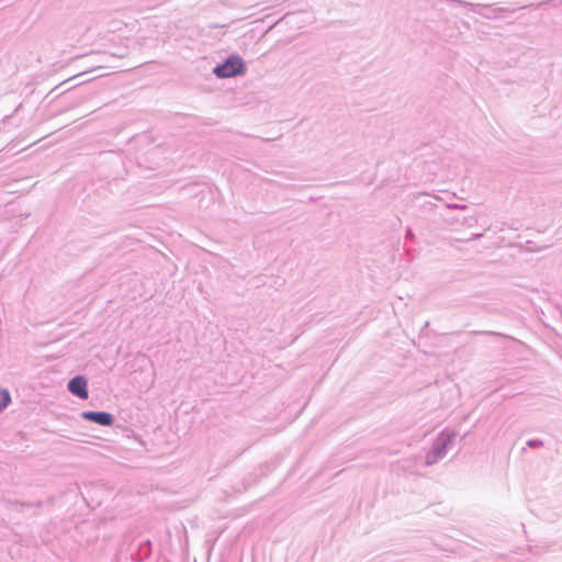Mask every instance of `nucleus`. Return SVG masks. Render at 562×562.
<instances>
[{
  "label": "nucleus",
  "mask_w": 562,
  "mask_h": 562,
  "mask_svg": "<svg viewBox=\"0 0 562 562\" xmlns=\"http://www.w3.org/2000/svg\"><path fill=\"white\" fill-rule=\"evenodd\" d=\"M246 72V65L241 57L237 55L229 56L223 64L214 69V74L218 78H229Z\"/></svg>",
  "instance_id": "f257e3e1"
},
{
  "label": "nucleus",
  "mask_w": 562,
  "mask_h": 562,
  "mask_svg": "<svg viewBox=\"0 0 562 562\" xmlns=\"http://www.w3.org/2000/svg\"><path fill=\"white\" fill-rule=\"evenodd\" d=\"M69 391L82 400L88 398L87 381L82 376H76L68 383Z\"/></svg>",
  "instance_id": "f03ea898"
},
{
  "label": "nucleus",
  "mask_w": 562,
  "mask_h": 562,
  "mask_svg": "<svg viewBox=\"0 0 562 562\" xmlns=\"http://www.w3.org/2000/svg\"><path fill=\"white\" fill-rule=\"evenodd\" d=\"M82 418L102 426H111L113 424L112 415L105 412H83Z\"/></svg>",
  "instance_id": "7ed1b4c3"
},
{
  "label": "nucleus",
  "mask_w": 562,
  "mask_h": 562,
  "mask_svg": "<svg viewBox=\"0 0 562 562\" xmlns=\"http://www.w3.org/2000/svg\"><path fill=\"white\" fill-rule=\"evenodd\" d=\"M11 402L10 394L7 390L0 391V411L5 408Z\"/></svg>",
  "instance_id": "20e7f679"
}]
</instances>
